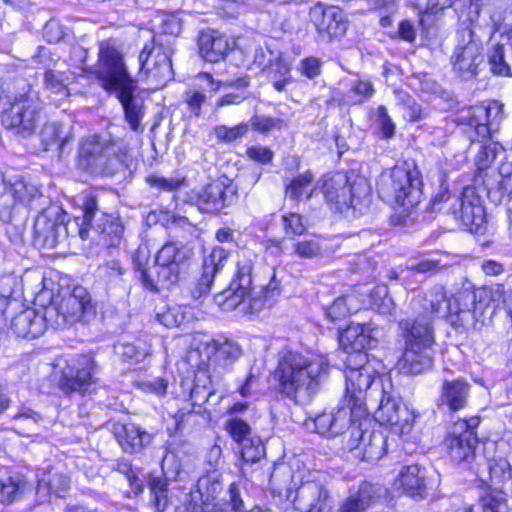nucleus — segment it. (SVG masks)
<instances>
[{
  "mask_svg": "<svg viewBox=\"0 0 512 512\" xmlns=\"http://www.w3.org/2000/svg\"><path fill=\"white\" fill-rule=\"evenodd\" d=\"M362 304V300L354 294H347L337 298L325 313L331 321L345 319L352 313L357 312Z\"/></svg>",
  "mask_w": 512,
  "mask_h": 512,
  "instance_id": "obj_40",
  "label": "nucleus"
},
{
  "mask_svg": "<svg viewBox=\"0 0 512 512\" xmlns=\"http://www.w3.org/2000/svg\"><path fill=\"white\" fill-rule=\"evenodd\" d=\"M65 218H68V215L57 205H51L44 209L34 222L36 239L47 247H55L61 241L66 230Z\"/></svg>",
  "mask_w": 512,
  "mask_h": 512,
  "instance_id": "obj_20",
  "label": "nucleus"
},
{
  "mask_svg": "<svg viewBox=\"0 0 512 512\" xmlns=\"http://www.w3.org/2000/svg\"><path fill=\"white\" fill-rule=\"evenodd\" d=\"M479 418L472 417L469 420L461 419L452 424L444 439V447L454 462H468L475 456L478 445L476 427Z\"/></svg>",
  "mask_w": 512,
  "mask_h": 512,
  "instance_id": "obj_15",
  "label": "nucleus"
},
{
  "mask_svg": "<svg viewBox=\"0 0 512 512\" xmlns=\"http://www.w3.org/2000/svg\"><path fill=\"white\" fill-rule=\"evenodd\" d=\"M379 490V487L372 483H361L357 491L351 492L340 503L337 512H365L379 496Z\"/></svg>",
  "mask_w": 512,
  "mask_h": 512,
  "instance_id": "obj_33",
  "label": "nucleus"
},
{
  "mask_svg": "<svg viewBox=\"0 0 512 512\" xmlns=\"http://www.w3.org/2000/svg\"><path fill=\"white\" fill-rule=\"evenodd\" d=\"M41 110V102L31 89L11 93L0 88V116L6 129L31 136L40 122Z\"/></svg>",
  "mask_w": 512,
  "mask_h": 512,
  "instance_id": "obj_6",
  "label": "nucleus"
},
{
  "mask_svg": "<svg viewBox=\"0 0 512 512\" xmlns=\"http://www.w3.org/2000/svg\"><path fill=\"white\" fill-rule=\"evenodd\" d=\"M350 342L353 353H350L346 360V370H352L354 367L358 370L364 367H372L368 361V355L363 349L371 346V339L365 334L363 326L348 328L342 336Z\"/></svg>",
  "mask_w": 512,
  "mask_h": 512,
  "instance_id": "obj_28",
  "label": "nucleus"
},
{
  "mask_svg": "<svg viewBox=\"0 0 512 512\" xmlns=\"http://www.w3.org/2000/svg\"><path fill=\"white\" fill-rule=\"evenodd\" d=\"M322 193L329 204L335 205V209L343 212L354 207L355 189L345 174L338 173L325 179L322 185Z\"/></svg>",
  "mask_w": 512,
  "mask_h": 512,
  "instance_id": "obj_26",
  "label": "nucleus"
},
{
  "mask_svg": "<svg viewBox=\"0 0 512 512\" xmlns=\"http://www.w3.org/2000/svg\"><path fill=\"white\" fill-rule=\"evenodd\" d=\"M115 352L123 361L134 364L144 360L149 354V349L144 343H119L115 346Z\"/></svg>",
  "mask_w": 512,
  "mask_h": 512,
  "instance_id": "obj_49",
  "label": "nucleus"
},
{
  "mask_svg": "<svg viewBox=\"0 0 512 512\" xmlns=\"http://www.w3.org/2000/svg\"><path fill=\"white\" fill-rule=\"evenodd\" d=\"M294 507L301 512H329L330 495L320 481L303 482L296 490Z\"/></svg>",
  "mask_w": 512,
  "mask_h": 512,
  "instance_id": "obj_23",
  "label": "nucleus"
},
{
  "mask_svg": "<svg viewBox=\"0 0 512 512\" xmlns=\"http://www.w3.org/2000/svg\"><path fill=\"white\" fill-rule=\"evenodd\" d=\"M199 82L198 88H191L184 94V102L191 116L199 117L201 115L202 105L206 102V91L216 92L221 83L216 82L209 73H200L197 76Z\"/></svg>",
  "mask_w": 512,
  "mask_h": 512,
  "instance_id": "obj_31",
  "label": "nucleus"
},
{
  "mask_svg": "<svg viewBox=\"0 0 512 512\" xmlns=\"http://www.w3.org/2000/svg\"><path fill=\"white\" fill-rule=\"evenodd\" d=\"M200 56L208 62L216 63L222 60L228 49L227 38L216 30L202 31L198 37Z\"/></svg>",
  "mask_w": 512,
  "mask_h": 512,
  "instance_id": "obj_29",
  "label": "nucleus"
},
{
  "mask_svg": "<svg viewBox=\"0 0 512 512\" xmlns=\"http://www.w3.org/2000/svg\"><path fill=\"white\" fill-rule=\"evenodd\" d=\"M314 175L310 171L298 174L286 186V195L293 201H301L303 197L310 199L315 188L313 186Z\"/></svg>",
  "mask_w": 512,
  "mask_h": 512,
  "instance_id": "obj_41",
  "label": "nucleus"
},
{
  "mask_svg": "<svg viewBox=\"0 0 512 512\" xmlns=\"http://www.w3.org/2000/svg\"><path fill=\"white\" fill-rule=\"evenodd\" d=\"M146 182L152 187L161 191H177L186 184V178L182 176L162 177L156 174L149 175Z\"/></svg>",
  "mask_w": 512,
  "mask_h": 512,
  "instance_id": "obj_52",
  "label": "nucleus"
},
{
  "mask_svg": "<svg viewBox=\"0 0 512 512\" xmlns=\"http://www.w3.org/2000/svg\"><path fill=\"white\" fill-rule=\"evenodd\" d=\"M23 292L21 276L10 273L0 276V295L17 300Z\"/></svg>",
  "mask_w": 512,
  "mask_h": 512,
  "instance_id": "obj_53",
  "label": "nucleus"
},
{
  "mask_svg": "<svg viewBox=\"0 0 512 512\" xmlns=\"http://www.w3.org/2000/svg\"><path fill=\"white\" fill-rule=\"evenodd\" d=\"M370 303L372 308L382 315H392L395 310L394 302L385 285H379L371 291Z\"/></svg>",
  "mask_w": 512,
  "mask_h": 512,
  "instance_id": "obj_48",
  "label": "nucleus"
},
{
  "mask_svg": "<svg viewBox=\"0 0 512 512\" xmlns=\"http://www.w3.org/2000/svg\"><path fill=\"white\" fill-rule=\"evenodd\" d=\"M221 491L222 483L219 472L209 471L198 479L195 489L191 491V503L195 507L198 504L214 503Z\"/></svg>",
  "mask_w": 512,
  "mask_h": 512,
  "instance_id": "obj_32",
  "label": "nucleus"
},
{
  "mask_svg": "<svg viewBox=\"0 0 512 512\" xmlns=\"http://www.w3.org/2000/svg\"><path fill=\"white\" fill-rule=\"evenodd\" d=\"M94 228L104 235L105 241L109 246L119 245L124 233V227L118 222H110L103 226L96 225Z\"/></svg>",
  "mask_w": 512,
  "mask_h": 512,
  "instance_id": "obj_60",
  "label": "nucleus"
},
{
  "mask_svg": "<svg viewBox=\"0 0 512 512\" xmlns=\"http://www.w3.org/2000/svg\"><path fill=\"white\" fill-rule=\"evenodd\" d=\"M191 200L204 213L220 214L237 200V190L228 178H218L193 191Z\"/></svg>",
  "mask_w": 512,
  "mask_h": 512,
  "instance_id": "obj_14",
  "label": "nucleus"
},
{
  "mask_svg": "<svg viewBox=\"0 0 512 512\" xmlns=\"http://www.w3.org/2000/svg\"><path fill=\"white\" fill-rule=\"evenodd\" d=\"M112 433L122 450L130 454L141 452L153 438L152 434L134 423L116 422L112 426Z\"/></svg>",
  "mask_w": 512,
  "mask_h": 512,
  "instance_id": "obj_27",
  "label": "nucleus"
},
{
  "mask_svg": "<svg viewBox=\"0 0 512 512\" xmlns=\"http://www.w3.org/2000/svg\"><path fill=\"white\" fill-rule=\"evenodd\" d=\"M488 65L490 72L495 76L512 77V70L506 61L503 44H494L488 52Z\"/></svg>",
  "mask_w": 512,
  "mask_h": 512,
  "instance_id": "obj_46",
  "label": "nucleus"
},
{
  "mask_svg": "<svg viewBox=\"0 0 512 512\" xmlns=\"http://www.w3.org/2000/svg\"><path fill=\"white\" fill-rule=\"evenodd\" d=\"M27 483L18 475L0 480V503L10 504L22 498Z\"/></svg>",
  "mask_w": 512,
  "mask_h": 512,
  "instance_id": "obj_43",
  "label": "nucleus"
},
{
  "mask_svg": "<svg viewBox=\"0 0 512 512\" xmlns=\"http://www.w3.org/2000/svg\"><path fill=\"white\" fill-rule=\"evenodd\" d=\"M39 138L44 150L57 149L62 151L68 135L64 132L63 126L56 122H46L39 132Z\"/></svg>",
  "mask_w": 512,
  "mask_h": 512,
  "instance_id": "obj_42",
  "label": "nucleus"
},
{
  "mask_svg": "<svg viewBox=\"0 0 512 512\" xmlns=\"http://www.w3.org/2000/svg\"><path fill=\"white\" fill-rule=\"evenodd\" d=\"M212 381L208 371L199 369L194 376V380L182 381L181 387L183 390L188 391L189 400L193 407H199L205 404L213 395Z\"/></svg>",
  "mask_w": 512,
  "mask_h": 512,
  "instance_id": "obj_34",
  "label": "nucleus"
},
{
  "mask_svg": "<svg viewBox=\"0 0 512 512\" xmlns=\"http://www.w3.org/2000/svg\"><path fill=\"white\" fill-rule=\"evenodd\" d=\"M253 264L250 259H242L238 262L236 277L232 284L241 289L251 291Z\"/></svg>",
  "mask_w": 512,
  "mask_h": 512,
  "instance_id": "obj_58",
  "label": "nucleus"
},
{
  "mask_svg": "<svg viewBox=\"0 0 512 512\" xmlns=\"http://www.w3.org/2000/svg\"><path fill=\"white\" fill-rule=\"evenodd\" d=\"M64 226L66 230L63 233L61 240L66 239L68 236L75 235H78L82 240H86L88 238L89 229L91 228L89 227V224H87L83 219L81 220L79 217L74 219L65 218Z\"/></svg>",
  "mask_w": 512,
  "mask_h": 512,
  "instance_id": "obj_61",
  "label": "nucleus"
},
{
  "mask_svg": "<svg viewBox=\"0 0 512 512\" xmlns=\"http://www.w3.org/2000/svg\"><path fill=\"white\" fill-rule=\"evenodd\" d=\"M421 185L420 175L416 169L396 166L380 176L378 193L385 202L409 209L419 203L422 195Z\"/></svg>",
  "mask_w": 512,
  "mask_h": 512,
  "instance_id": "obj_8",
  "label": "nucleus"
},
{
  "mask_svg": "<svg viewBox=\"0 0 512 512\" xmlns=\"http://www.w3.org/2000/svg\"><path fill=\"white\" fill-rule=\"evenodd\" d=\"M248 130V123H240L234 127H227L222 125L215 128V135L217 139L226 143H231L237 139L242 138L248 132Z\"/></svg>",
  "mask_w": 512,
  "mask_h": 512,
  "instance_id": "obj_59",
  "label": "nucleus"
},
{
  "mask_svg": "<svg viewBox=\"0 0 512 512\" xmlns=\"http://www.w3.org/2000/svg\"><path fill=\"white\" fill-rule=\"evenodd\" d=\"M322 243L317 236L297 238L291 247V255L300 259H313L322 255Z\"/></svg>",
  "mask_w": 512,
  "mask_h": 512,
  "instance_id": "obj_44",
  "label": "nucleus"
},
{
  "mask_svg": "<svg viewBox=\"0 0 512 512\" xmlns=\"http://www.w3.org/2000/svg\"><path fill=\"white\" fill-rule=\"evenodd\" d=\"M40 284L43 285L42 289L38 291L33 299L34 305L43 309L42 316L46 320V313L48 308L56 306L58 303V293L55 294L52 288H48L45 283V279L42 278Z\"/></svg>",
  "mask_w": 512,
  "mask_h": 512,
  "instance_id": "obj_55",
  "label": "nucleus"
},
{
  "mask_svg": "<svg viewBox=\"0 0 512 512\" xmlns=\"http://www.w3.org/2000/svg\"><path fill=\"white\" fill-rule=\"evenodd\" d=\"M242 444L241 456L245 462L254 463L261 459L263 456V446L260 444V440L249 439Z\"/></svg>",
  "mask_w": 512,
  "mask_h": 512,
  "instance_id": "obj_64",
  "label": "nucleus"
},
{
  "mask_svg": "<svg viewBox=\"0 0 512 512\" xmlns=\"http://www.w3.org/2000/svg\"><path fill=\"white\" fill-rule=\"evenodd\" d=\"M363 417L357 416L354 413V406L343 400L336 409L317 415L314 419V425L318 434L333 438L343 434L352 422Z\"/></svg>",
  "mask_w": 512,
  "mask_h": 512,
  "instance_id": "obj_22",
  "label": "nucleus"
},
{
  "mask_svg": "<svg viewBox=\"0 0 512 512\" xmlns=\"http://www.w3.org/2000/svg\"><path fill=\"white\" fill-rule=\"evenodd\" d=\"M477 510L480 512H509L506 494L500 488L489 490L480 497Z\"/></svg>",
  "mask_w": 512,
  "mask_h": 512,
  "instance_id": "obj_47",
  "label": "nucleus"
},
{
  "mask_svg": "<svg viewBox=\"0 0 512 512\" xmlns=\"http://www.w3.org/2000/svg\"><path fill=\"white\" fill-rule=\"evenodd\" d=\"M126 156L127 146L122 140L92 135L81 142L79 165L94 175L113 176L124 166Z\"/></svg>",
  "mask_w": 512,
  "mask_h": 512,
  "instance_id": "obj_5",
  "label": "nucleus"
},
{
  "mask_svg": "<svg viewBox=\"0 0 512 512\" xmlns=\"http://www.w3.org/2000/svg\"><path fill=\"white\" fill-rule=\"evenodd\" d=\"M422 309L421 317L430 322L434 316L447 317L452 325L469 328L476 323V295L473 291L462 290L447 300L443 286H434L417 301Z\"/></svg>",
  "mask_w": 512,
  "mask_h": 512,
  "instance_id": "obj_3",
  "label": "nucleus"
},
{
  "mask_svg": "<svg viewBox=\"0 0 512 512\" xmlns=\"http://www.w3.org/2000/svg\"><path fill=\"white\" fill-rule=\"evenodd\" d=\"M405 339V350L398 362L404 374H421L428 371L434 358V331L432 323L421 316L414 321L400 322Z\"/></svg>",
  "mask_w": 512,
  "mask_h": 512,
  "instance_id": "obj_4",
  "label": "nucleus"
},
{
  "mask_svg": "<svg viewBox=\"0 0 512 512\" xmlns=\"http://www.w3.org/2000/svg\"><path fill=\"white\" fill-rule=\"evenodd\" d=\"M379 390L378 407L375 417L379 423L389 425L391 430L399 435L407 434L412 430L416 415L408 406L402 404L396 397L392 387L385 383H376L374 388Z\"/></svg>",
  "mask_w": 512,
  "mask_h": 512,
  "instance_id": "obj_12",
  "label": "nucleus"
},
{
  "mask_svg": "<svg viewBox=\"0 0 512 512\" xmlns=\"http://www.w3.org/2000/svg\"><path fill=\"white\" fill-rule=\"evenodd\" d=\"M215 304L224 312L239 310L240 313L259 311L263 304L260 299L251 298V291L230 283L229 287L214 296Z\"/></svg>",
  "mask_w": 512,
  "mask_h": 512,
  "instance_id": "obj_25",
  "label": "nucleus"
},
{
  "mask_svg": "<svg viewBox=\"0 0 512 512\" xmlns=\"http://www.w3.org/2000/svg\"><path fill=\"white\" fill-rule=\"evenodd\" d=\"M149 486L153 495L152 504L155 508V512H163L168 505L167 479L151 476Z\"/></svg>",
  "mask_w": 512,
  "mask_h": 512,
  "instance_id": "obj_50",
  "label": "nucleus"
},
{
  "mask_svg": "<svg viewBox=\"0 0 512 512\" xmlns=\"http://www.w3.org/2000/svg\"><path fill=\"white\" fill-rule=\"evenodd\" d=\"M468 126L473 128L480 141L490 139L498 130L504 118L503 104L499 101H490L486 104L473 106L468 111Z\"/></svg>",
  "mask_w": 512,
  "mask_h": 512,
  "instance_id": "obj_21",
  "label": "nucleus"
},
{
  "mask_svg": "<svg viewBox=\"0 0 512 512\" xmlns=\"http://www.w3.org/2000/svg\"><path fill=\"white\" fill-rule=\"evenodd\" d=\"M250 123L253 130L267 134L275 129H280L283 121L279 118L257 115L251 118Z\"/></svg>",
  "mask_w": 512,
  "mask_h": 512,
  "instance_id": "obj_63",
  "label": "nucleus"
},
{
  "mask_svg": "<svg viewBox=\"0 0 512 512\" xmlns=\"http://www.w3.org/2000/svg\"><path fill=\"white\" fill-rule=\"evenodd\" d=\"M67 81L68 78L63 72L48 70L44 74L45 90L56 105H60L70 96Z\"/></svg>",
  "mask_w": 512,
  "mask_h": 512,
  "instance_id": "obj_39",
  "label": "nucleus"
},
{
  "mask_svg": "<svg viewBox=\"0 0 512 512\" xmlns=\"http://www.w3.org/2000/svg\"><path fill=\"white\" fill-rule=\"evenodd\" d=\"M373 84L369 80L357 79L351 83L350 91L346 95L347 103L359 104L374 94Z\"/></svg>",
  "mask_w": 512,
  "mask_h": 512,
  "instance_id": "obj_51",
  "label": "nucleus"
},
{
  "mask_svg": "<svg viewBox=\"0 0 512 512\" xmlns=\"http://www.w3.org/2000/svg\"><path fill=\"white\" fill-rule=\"evenodd\" d=\"M398 481L403 492L411 497H422L426 490V470L417 464L404 466Z\"/></svg>",
  "mask_w": 512,
  "mask_h": 512,
  "instance_id": "obj_35",
  "label": "nucleus"
},
{
  "mask_svg": "<svg viewBox=\"0 0 512 512\" xmlns=\"http://www.w3.org/2000/svg\"><path fill=\"white\" fill-rule=\"evenodd\" d=\"M228 256V251L222 247H214L204 256L201 275L190 289L192 298L200 299L210 292L214 278L225 266Z\"/></svg>",
  "mask_w": 512,
  "mask_h": 512,
  "instance_id": "obj_24",
  "label": "nucleus"
},
{
  "mask_svg": "<svg viewBox=\"0 0 512 512\" xmlns=\"http://www.w3.org/2000/svg\"><path fill=\"white\" fill-rule=\"evenodd\" d=\"M447 214H452L455 220L474 233L480 232L485 223L484 208L471 187L463 188L460 198L454 199V203L447 207Z\"/></svg>",
  "mask_w": 512,
  "mask_h": 512,
  "instance_id": "obj_19",
  "label": "nucleus"
},
{
  "mask_svg": "<svg viewBox=\"0 0 512 512\" xmlns=\"http://www.w3.org/2000/svg\"><path fill=\"white\" fill-rule=\"evenodd\" d=\"M282 225L287 238L292 239L294 236H302L306 232V226L303 218L298 213H288L282 216Z\"/></svg>",
  "mask_w": 512,
  "mask_h": 512,
  "instance_id": "obj_57",
  "label": "nucleus"
},
{
  "mask_svg": "<svg viewBox=\"0 0 512 512\" xmlns=\"http://www.w3.org/2000/svg\"><path fill=\"white\" fill-rule=\"evenodd\" d=\"M460 195L455 196L451 195L447 187H444L441 184L439 191L435 194V196L431 200V209L434 212H443L447 213V207L454 203V199H459Z\"/></svg>",
  "mask_w": 512,
  "mask_h": 512,
  "instance_id": "obj_62",
  "label": "nucleus"
},
{
  "mask_svg": "<svg viewBox=\"0 0 512 512\" xmlns=\"http://www.w3.org/2000/svg\"><path fill=\"white\" fill-rule=\"evenodd\" d=\"M192 251L180 242L165 243L156 255L157 280L149 271H141V280L145 288L158 291L159 286L169 288L176 284L182 266L191 257Z\"/></svg>",
  "mask_w": 512,
  "mask_h": 512,
  "instance_id": "obj_9",
  "label": "nucleus"
},
{
  "mask_svg": "<svg viewBox=\"0 0 512 512\" xmlns=\"http://www.w3.org/2000/svg\"><path fill=\"white\" fill-rule=\"evenodd\" d=\"M93 73L108 92H115L123 106L125 121L137 132L142 130L144 100L135 94L137 85L127 71L123 56L111 40L99 44L98 61Z\"/></svg>",
  "mask_w": 512,
  "mask_h": 512,
  "instance_id": "obj_1",
  "label": "nucleus"
},
{
  "mask_svg": "<svg viewBox=\"0 0 512 512\" xmlns=\"http://www.w3.org/2000/svg\"><path fill=\"white\" fill-rule=\"evenodd\" d=\"M346 393L344 401L354 406L357 416H366L368 401H377L379 390H375L376 383H385L391 388V379L387 375H377L373 367L345 370Z\"/></svg>",
  "mask_w": 512,
  "mask_h": 512,
  "instance_id": "obj_10",
  "label": "nucleus"
},
{
  "mask_svg": "<svg viewBox=\"0 0 512 512\" xmlns=\"http://www.w3.org/2000/svg\"><path fill=\"white\" fill-rule=\"evenodd\" d=\"M330 365L323 357L286 350L279 353L274 378L278 391L294 402L316 394L328 379Z\"/></svg>",
  "mask_w": 512,
  "mask_h": 512,
  "instance_id": "obj_2",
  "label": "nucleus"
},
{
  "mask_svg": "<svg viewBox=\"0 0 512 512\" xmlns=\"http://www.w3.org/2000/svg\"><path fill=\"white\" fill-rule=\"evenodd\" d=\"M70 478L59 471L44 473L38 480L37 495L45 501L51 494L63 497L70 488Z\"/></svg>",
  "mask_w": 512,
  "mask_h": 512,
  "instance_id": "obj_36",
  "label": "nucleus"
},
{
  "mask_svg": "<svg viewBox=\"0 0 512 512\" xmlns=\"http://www.w3.org/2000/svg\"><path fill=\"white\" fill-rule=\"evenodd\" d=\"M49 325L47 320L34 309H24L11 320V329L18 337L36 338L40 336Z\"/></svg>",
  "mask_w": 512,
  "mask_h": 512,
  "instance_id": "obj_30",
  "label": "nucleus"
},
{
  "mask_svg": "<svg viewBox=\"0 0 512 512\" xmlns=\"http://www.w3.org/2000/svg\"><path fill=\"white\" fill-rule=\"evenodd\" d=\"M25 189L22 180L13 184H7L0 173V221L9 222L11 220L12 209L16 203L15 195L22 196V190Z\"/></svg>",
  "mask_w": 512,
  "mask_h": 512,
  "instance_id": "obj_38",
  "label": "nucleus"
},
{
  "mask_svg": "<svg viewBox=\"0 0 512 512\" xmlns=\"http://www.w3.org/2000/svg\"><path fill=\"white\" fill-rule=\"evenodd\" d=\"M225 428L232 437V439L238 443L248 441V436L251 433L250 425L239 417H232L225 423Z\"/></svg>",
  "mask_w": 512,
  "mask_h": 512,
  "instance_id": "obj_56",
  "label": "nucleus"
},
{
  "mask_svg": "<svg viewBox=\"0 0 512 512\" xmlns=\"http://www.w3.org/2000/svg\"><path fill=\"white\" fill-rule=\"evenodd\" d=\"M95 315L91 295L83 286L72 290H58V303L48 308L47 323L53 328H64L77 322H88Z\"/></svg>",
  "mask_w": 512,
  "mask_h": 512,
  "instance_id": "obj_7",
  "label": "nucleus"
},
{
  "mask_svg": "<svg viewBox=\"0 0 512 512\" xmlns=\"http://www.w3.org/2000/svg\"><path fill=\"white\" fill-rule=\"evenodd\" d=\"M213 347L215 349L216 360L223 366L230 365L242 354L240 346L235 341L227 338L213 340Z\"/></svg>",
  "mask_w": 512,
  "mask_h": 512,
  "instance_id": "obj_45",
  "label": "nucleus"
},
{
  "mask_svg": "<svg viewBox=\"0 0 512 512\" xmlns=\"http://www.w3.org/2000/svg\"><path fill=\"white\" fill-rule=\"evenodd\" d=\"M309 22L323 40H333L345 35L349 21L344 11L335 5L317 2L310 7Z\"/></svg>",
  "mask_w": 512,
  "mask_h": 512,
  "instance_id": "obj_16",
  "label": "nucleus"
},
{
  "mask_svg": "<svg viewBox=\"0 0 512 512\" xmlns=\"http://www.w3.org/2000/svg\"><path fill=\"white\" fill-rule=\"evenodd\" d=\"M98 366L91 355L83 354L72 358L62 372L60 389L66 393H85L96 383Z\"/></svg>",
  "mask_w": 512,
  "mask_h": 512,
  "instance_id": "obj_17",
  "label": "nucleus"
},
{
  "mask_svg": "<svg viewBox=\"0 0 512 512\" xmlns=\"http://www.w3.org/2000/svg\"><path fill=\"white\" fill-rule=\"evenodd\" d=\"M469 385L463 380L445 381L442 386L441 400L450 410L463 409L468 400Z\"/></svg>",
  "mask_w": 512,
  "mask_h": 512,
  "instance_id": "obj_37",
  "label": "nucleus"
},
{
  "mask_svg": "<svg viewBox=\"0 0 512 512\" xmlns=\"http://www.w3.org/2000/svg\"><path fill=\"white\" fill-rule=\"evenodd\" d=\"M343 448L362 461H377L386 452L387 439L381 431H364L360 426H352Z\"/></svg>",
  "mask_w": 512,
  "mask_h": 512,
  "instance_id": "obj_18",
  "label": "nucleus"
},
{
  "mask_svg": "<svg viewBox=\"0 0 512 512\" xmlns=\"http://www.w3.org/2000/svg\"><path fill=\"white\" fill-rule=\"evenodd\" d=\"M456 44L450 58L453 71L463 80L474 78L483 62L481 42L470 28H462L455 36Z\"/></svg>",
  "mask_w": 512,
  "mask_h": 512,
  "instance_id": "obj_13",
  "label": "nucleus"
},
{
  "mask_svg": "<svg viewBox=\"0 0 512 512\" xmlns=\"http://www.w3.org/2000/svg\"><path fill=\"white\" fill-rule=\"evenodd\" d=\"M98 273L108 286L116 287L122 283L124 270L118 261L113 260L99 267Z\"/></svg>",
  "mask_w": 512,
  "mask_h": 512,
  "instance_id": "obj_54",
  "label": "nucleus"
},
{
  "mask_svg": "<svg viewBox=\"0 0 512 512\" xmlns=\"http://www.w3.org/2000/svg\"><path fill=\"white\" fill-rule=\"evenodd\" d=\"M172 55L173 49L169 45L155 39L145 44L138 56L140 78L153 89L164 87L174 78Z\"/></svg>",
  "mask_w": 512,
  "mask_h": 512,
  "instance_id": "obj_11",
  "label": "nucleus"
}]
</instances>
